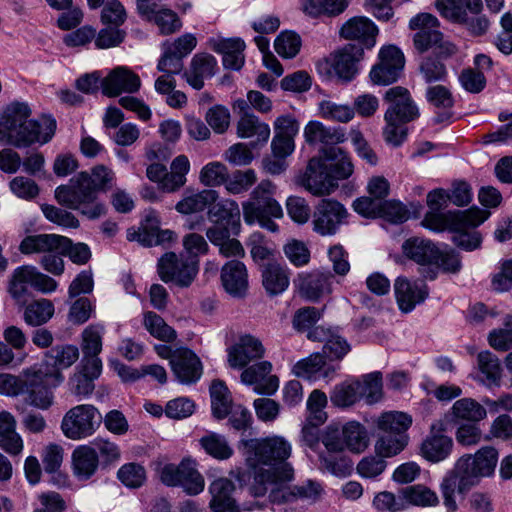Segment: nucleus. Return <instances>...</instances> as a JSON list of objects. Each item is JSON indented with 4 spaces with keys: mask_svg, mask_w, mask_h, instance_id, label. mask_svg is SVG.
Here are the masks:
<instances>
[{
    "mask_svg": "<svg viewBox=\"0 0 512 512\" xmlns=\"http://www.w3.org/2000/svg\"><path fill=\"white\" fill-rule=\"evenodd\" d=\"M31 109L27 103L12 102L0 115V141L16 148H26L39 142H49L55 134L56 121L43 117L40 122L30 119Z\"/></svg>",
    "mask_w": 512,
    "mask_h": 512,
    "instance_id": "f257e3e1",
    "label": "nucleus"
},
{
    "mask_svg": "<svg viewBox=\"0 0 512 512\" xmlns=\"http://www.w3.org/2000/svg\"><path fill=\"white\" fill-rule=\"evenodd\" d=\"M90 182L88 172H80L70 179L69 184L55 189V199L60 205L76 210L88 219H97L105 214V206L89 186Z\"/></svg>",
    "mask_w": 512,
    "mask_h": 512,
    "instance_id": "f03ea898",
    "label": "nucleus"
},
{
    "mask_svg": "<svg viewBox=\"0 0 512 512\" xmlns=\"http://www.w3.org/2000/svg\"><path fill=\"white\" fill-rule=\"evenodd\" d=\"M276 185L270 180H262L251 192L250 198L242 203L244 221L249 224L258 223L271 232L278 231V225L272 218H281L283 210L274 199Z\"/></svg>",
    "mask_w": 512,
    "mask_h": 512,
    "instance_id": "7ed1b4c3",
    "label": "nucleus"
},
{
    "mask_svg": "<svg viewBox=\"0 0 512 512\" xmlns=\"http://www.w3.org/2000/svg\"><path fill=\"white\" fill-rule=\"evenodd\" d=\"M293 479V468L284 463L279 467L259 471L254 478V483L249 492L254 497L264 496L269 492L272 503L282 504L296 499V493L290 489L288 483Z\"/></svg>",
    "mask_w": 512,
    "mask_h": 512,
    "instance_id": "20e7f679",
    "label": "nucleus"
},
{
    "mask_svg": "<svg viewBox=\"0 0 512 512\" xmlns=\"http://www.w3.org/2000/svg\"><path fill=\"white\" fill-rule=\"evenodd\" d=\"M240 445L243 447L246 461L251 467L260 464L276 466L291 455L290 443L276 435L261 439H242Z\"/></svg>",
    "mask_w": 512,
    "mask_h": 512,
    "instance_id": "39448f33",
    "label": "nucleus"
},
{
    "mask_svg": "<svg viewBox=\"0 0 512 512\" xmlns=\"http://www.w3.org/2000/svg\"><path fill=\"white\" fill-rule=\"evenodd\" d=\"M489 216V212L474 207L465 211H441L429 210L424 215L421 225L435 232L446 229L458 231L482 224Z\"/></svg>",
    "mask_w": 512,
    "mask_h": 512,
    "instance_id": "423d86ee",
    "label": "nucleus"
},
{
    "mask_svg": "<svg viewBox=\"0 0 512 512\" xmlns=\"http://www.w3.org/2000/svg\"><path fill=\"white\" fill-rule=\"evenodd\" d=\"M28 286L48 294L57 289L58 283L50 276L41 273L34 266L24 265L16 268L10 279L9 293L18 304L26 302Z\"/></svg>",
    "mask_w": 512,
    "mask_h": 512,
    "instance_id": "0eeeda50",
    "label": "nucleus"
},
{
    "mask_svg": "<svg viewBox=\"0 0 512 512\" xmlns=\"http://www.w3.org/2000/svg\"><path fill=\"white\" fill-rule=\"evenodd\" d=\"M101 421L98 409L80 404L69 409L61 422L63 434L71 440H81L94 434Z\"/></svg>",
    "mask_w": 512,
    "mask_h": 512,
    "instance_id": "6e6552de",
    "label": "nucleus"
},
{
    "mask_svg": "<svg viewBox=\"0 0 512 512\" xmlns=\"http://www.w3.org/2000/svg\"><path fill=\"white\" fill-rule=\"evenodd\" d=\"M158 473L162 483L167 486H182L190 495L199 494L205 486L203 477L189 459L181 461L179 465L164 464L159 467Z\"/></svg>",
    "mask_w": 512,
    "mask_h": 512,
    "instance_id": "1a4fd4ad",
    "label": "nucleus"
},
{
    "mask_svg": "<svg viewBox=\"0 0 512 512\" xmlns=\"http://www.w3.org/2000/svg\"><path fill=\"white\" fill-rule=\"evenodd\" d=\"M23 376L26 402L41 410L49 409L54 403L53 380L49 373L33 367L25 369Z\"/></svg>",
    "mask_w": 512,
    "mask_h": 512,
    "instance_id": "9d476101",
    "label": "nucleus"
},
{
    "mask_svg": "<svg viewBox=\"0 0 512 512\" xmlns=\"http://www.w3.org/2000/svg\"><path fill=\"white\" fill-rule=\"evenodd\" d=\"M198 273V260L177 256L173 252L164 254L158 262V274L164 282H175L188 287Z\"/></svg>",
    "mask_w": 512,
    "mask_h": 512,
    "instance_id": "9b49d317",
    "label": "nucleus"
},
{
    "mask_svg": "<svg viewBox=\"0 0 512 512\" xmlns=\"http://www.w3.org/2000/svg\"><path fill=\"white\" fill-rule=\"evenodd\" d=\"M405 65L402 51L394 46L387 45L380 49L378 62L371 68L370 80L375 85H389L396 82Z\"/></svg>",
    "mask_w": 512,
    "mask_h": 512,
    "instance_id": "f8f14e48",
    "label": "nucleus"
},
{
    "mask_svg": "<svg viewBox=\"0 0 512 512\" xmlns=\"http://www.w3.org/2000/svg\"><path fill=\"white\" fill-rule=\"evenodd\" d=\"M348 212L333 199H322L313 213V229L322 236L333 235L346 222Z\"/></svg>",
    "mask_w": 512,
    "mask_h": 512,
    "instance_id": "ddd939ff",
    "label": "nucleus"
},
{
    "mask_svg": "<svg viewBox=\"0 0 512 512\" xmlns=\"http://www.w3.org/2000/svg\"><path fill=\"white\" fill-rule=\"evenodd\" d=\"M457 462L458 469L467 474L476 486L481 478L494 473L498 462V452L493 447H483L474 456H463Z\"/></svg>",
    "mask_w": 512,
    "mask_h": 512,
    "instance_id": "4468645a",
    "label": "nucleus"
},
{
    "mask_svg": "<svg viewBox=\"0 0 512 512\" xmlns=\"http://www.w3.org/2000/svg\"><path fill=\"white\" fill-rule=\"evenodd\" d=\"M363 55L364 49L362 46L347 44L330 54L326 63L338 79L349 82L358 73L357 64L362 60Z\"/></svg>",
    "mask_w": 512,
    "mask_h": 512,
    "instance_id": "2eb2a0df",
    "label": "nucleus"
},
{
    "mask_svg": "<svg viewBox=\"0 0 512 512\" xmlns=\"http://www.w3.org/2000/svg\"><path fill=\"white\" fill-rule=\"evenodd\" d=\"M438 19L430 13H420L409 21V28L416 31L413 36L415 49L424 53L442 40Z\"/></svg>",
    "mask_w": 512,
    "mask_h": 512,
    "instance_id": "dca6fc26",
    "label": "nucleus"
},
{
    "mask_svg": "<svg viewBox=\"0 0 512 512\" xmlns=\"http://www.w3.org/2000/svg\"><path fill=\"white\" fill-rule=\"evenodd\" d=\"M300 183L314 196L329 195L337 188V182L328 171L327 165L317 158L309 161Z\"/></svg>",
    "mask_w": 512,
    "mask_h": 512,
    "instance_id": "f3484780",
    "label": "nucleus"
},
{
    "mask_svg": "<svg viewBox=\"0 0 512 512\" xmlns=\"http://www.w3.org/2000/svg\"><path fill=\"white\" fill-rule=\"evenodd\" d=\"M264 354L265 348L260 339L251 334H244L227 349V361L231 368L242 369L250 362L261 359Z\"/></svg>",
    "mask_w": 512,
    "mask_h": 512,
    "instance_id": "a211bd4d",
    "label": "nucleus"
},
{
    "mask_svg": "<svg viewBox=\"0 0 512 512\" xmlns=\"http://www.w3.org/2000/svg\"><path fill=\"white\" fill-rule=\"evenodd\" d=\"M446 430L445 421L435 420L430 426V434L422 442L421 454L430 462H440L446 459L451 453L453 441L444 434Z\"/></svg>",
    "mask_w": 512,
    "mask_h": 512,
    "instance_id": "6ab92c4d",
    "label": "nucleus"
},
{
    "mask_svg": "<svg viewBox=\"0 0 512 512\" xmlns=\"http://www.w3.org/2000/svg\"><path fill=\"white\" fill-rule=\"evenodd\" d=\"M333 275L329 271L314 270L300 273L295 280L299 293L310 301H317L331 293Z\"/></svg>",
    "mask_w": 512,
    "mask_h": 512,
    "instance_id": "aec40b11",
    "label": "nucleus"
},
{
    "mask_svg": "<svg viewBox=\"0 0 512 512\" xmlns=\"http://www.w3.org/2000/svg\"><path fill=\"white\" fill-rule=\"evenodd\" d=\"M140 86L139 76L125 66L114 68L101 82L103 94L109 97H116L122 92H137Z\"/></svg>",
    "mask_w": 512,
    "mask_h": 512,
    "instance_id": "412c9836",
    "label": "nucleus"
},
{
    "mask_svg": "<svg viewBox=\"0 0 512 512\" xmlns=\"http://www.w3.org/2000/svg\"><path fill=\"white\" fill-rule=\"evenodd\" d=\"M207 46L212 51L223 55V65L227 69L240 70L245 62V43L241 38H224L214 36L208 39Z\"/></svg>",
    "mask_w": 512,
    "mask_h": 512,
    "instance_id": "4be33fe9",
    "label": "nucleus"
},
{
    "mask_svg": "<svg viewBox=\"0 0 512 512\" xmlns=\"http://www.w3.org/2000/svg\"><path fill=\"white\" fill-rule=\"evenodd\" d=\"M171 370L182 384L197 382L203 371L199 357L188 348H178L172 358Z\"/></svg>",
    "mask_w": 512,
    "mask_h": 512,
    "instance_id": "5701e85b",
    "label": "nucleus"
},
{
    "mask_svg": "<svg viewBox=\"0 0 512 512\" xmlns=\"http://www.w3.org/2000/svg\"><path fill=\"white\" fill-rule=\"evenodd\" d=\"M394 290L398 306L404 313L411 312L428 296V288L424 282L411 281L406 277H398L395 280Z\"/></svg>",
    "mask_w": 512,
    "mask_h": 512,
    "instance_id": "b1692460",
    "label": "nucleus"
},
{
    "mask_svg": "<svg viewBox=\"0 0 512 512\" xmlns=\"http://www.w3.org/2000/svg\"><path fill=\"white\" fill-rule=\"evenodd\" d=\"M218 70L217 59L209 53L195 54L189 67L183 73V78L194 89L201 90L205 80L212 78Z\"/></svg>",
    "mask_w": 512,
    "mask_h": 512,
    "instance_id": "393cba45",
    "label": "nucleus"
},
{
    "mask_svg": "<svg viewBox=\"0 0 512 512\" xmlns=\"http://www.w3.org/2000/svg\"><path fill=\"white\" fill-rule=\"evenodd\" d=\"M271 370L270 362H258L242 372L241 381L247 385L255 384L254 391L258 394H273L279 387V379L275 375H269Z\"/></svg>",
    "mask_w": 512,
    "mask_h": 512,
    "instance_id": "a878e982",
    "label": "nucleus"
},
{
    "mask_svg": "<svg viewBox=\"0 0 512 512\" xmlns=\"http://www.w3.org/2000/svg\"><path fill=\"white\" fill-rule=\"evenodd\" d=\"M221 283L224 290L234 298H243L248 291V272L238 260L226 262L221 268Z\"/></svg>",
    "mask_w": 512,
    "mask_h": 512,
    "instance_id": "bb28decb",
    "label": "nucleus"
},
{
    "mask_svg": "<svg viewBox=\"0 0 512 512\" xmlns=\"http://www.w3.org/2000/svg\"><path fill=\"white\" fill-rule=\"evenodd\" d=\"M79 358V349L72 344L57 345L53 347L45 356L47 366L53 368L52 371H47L53 380V387L60 385L64 376L61 373L62 369H67L72 366Z\"/></svg>",
    "mask_w": 512,
    "mask_h": 512,
    "instance_id": "cd10ccee",
    "label": "nucleus"
},
{
    "mask_svg": "<svg viewBox=\"0 0 512 512\" xmlns=\"http://www.w3.org/2000/svg\"><path fill=\"white\" fill-rule=\"evenodd\" d=\"M69 244V238L57 234H38L26 236L19 245L23 254H43L49 252H64Z\"/></svg>",
    "mask_w": 512,
    "mask_h": 512,
    "instance_id": "c85d7f7f",
    "label": "nucleus"
},
{
    "mask_svg": "<svg viewBox=\"0 0 512 512\" xmlns=\"http://www.w3.org/2000/svg\"><path fill=\"white\" fill-rule=\"evenodd\" d=\"M338 367L333 364L327 363L325 357L321 353H313L307 358L299 360L293 366V373L297 377L305 379H331Z\"/></svg>",
    "mask_w": 512,
    "mask_h": 512,
    "instance_id": "c756f323",
    "label": "nucleus"
},
{
    "mask_svg": "<svg viewBox=\"0 0 512 512\" xmlns=\"http://www.w3.org/2000/svg\"><path fill=\"white\" fill-rule=\"evenodd\" d=\"M475 485L467 476L458 469V462L456 463L455 469L449 471L443 478L440 484V491L443 498L444 505L450 510L455 511L457 509V503L455 500V492L464 494L469 491Z\"/></svg>",
    "mask_w": 512,
    "mask_h": 512,
    "instance_id": "7c9ffc66",
    "label": "nucleus"
},
{
    "mask_svg": "<svg viewBox=\"0 0 512 512\" xmlns=\"http://www.w3.org/2000/svg\"><path fill=\"white\" fill-rule=\"evenodd\" d=\"M304 138L309 145L322 144L325 147L336 146L346 140L345 130L341 127H327L319 121H310L304 127Z\"/></svg>",
    "mask_w": 512,
    "mask_h": 512,
    "instance_id": "2f4dec72",
    "label": "nucleus"
},
{
    "mask_svg": "<svg viewBox=\"0 0 512 512\" xmlns=\"http://www.w3.org/2000/svg\"><path fill=\"white\" fill-rule=\"evenodd\" d=\"M339 33L346 40H357L367 47H372L375 44L378 29L367 17L356 16L346 21Z\"/></svg>",
    "mask_w": 512,
    "mask_h": 512,
    "instance_id": "473e14b6",
    "label": "nucleus"
},
{
    "mask_svg": "<svg viewBox=\"0 0 512 512\" xmlns=\"http://www.w3.org/2000/svg\"><path fill=\"white\" fill-rule=\"evenodd\" d=\"M435 6L442 17L454 23L466 21L468 15L480 14L483 8L482 0H437Z\"/></svg>",
    "mask_w": 512,
    "mask_h": 512,
    "instance_id": "72a5a7b5",
    "label": "nucleus"
},
{
    "mask_svg": "<svg viewBox=\"0 0 512 512\" xmlns=\"http://www.w3.org/2000/svg\"><path fill=\"white\" fill-rule=\"evenodd\" d=\"M403 254L410 260L420 264H432L439 255V248L429 239L411 237L402 244Z\"/></svg>",
    "mask_w": 512,
    "mask_h": 512,
    "instance_id": "f704fd0d",
    "label": "nucleus"
},
{
    "mask_svg": "<svg viewBox=\"0 0 512 512\" xmlns=\"http://www.w3.org/2000/svg\"><path fill=\"white\" fill-rule=\"evenodd\" d=\"M99 458L89 445H80L72 453V470L79 480H88L97 471Z\"/></svg>",
    "mask_w": 512,
    "mask_h": 512,
    "instance_id": "c9c22d12",
    "label": "nucleus"
},
{
    "mask_svg": "<svg viewBox=\"0 0 512 512\" xmlns=\"http://www.w3.org/2000/svg\"><path fill=\"white\" fill-rule=\"evenodd\" d=\"M212 495L210 507L214 512H237L235 501L231 497L234 484L227 478H219L213 481L209 487Z\"/></svg>",
    "mask_w": 512,
    "mask_h": 512,
    "instance_id": "e433bc0d",
    "label": "nucleus"
},
{
    "mask_svg": "<svg viewBox=\"0 0 512 512\" xmlns=\"http://www.w3.org/2000/svg\"><path fill=\"white\" fill-rule=\"evenodd\" d=\"M289 279L288 268L277 262H270L262 269V283L270 295L283 293L289 286Z\"/></svg>",
    "mask_w": 512,
    "mask_h": 512,
    "instance_id": "4c0bfd02",
    "label": "nucleus"
},
{
    "mask_svg": "<svg viewBox=\"0 0 512 512\" xmlns=\"http://www.w3.org/2000/svg\"><path fill=\"white\" fill-rule=\"evenodd\" d=\"M208 217L215 224L231 226L234 232L240 228V209L236 201L224 199L208 210Z\"/></svg>",
    "mask_w": 512,
    "mask_h": 512,
    "instance_id": "58836bf2",
    "label": "nucleus"
},
{
    "mask_svg": "<svg viewBox=\"0 0 512 512\" xmlns=\"http://www.w3.org/2000/svg\"><path fill=\"white\" fill-rule=\"evenodd\" d=\"M322 157L324 160L333 162L330 165V174L334 181L349 178L353 173V164L350 157L337 146L322 148Z\"/></svg>",
    "mask_w": 512,
    "mask_h": 512,
    "instance_id": "ea45409f",
    "label": "nucleus"
},
{
    "mask_svg": "<svg viewBox=\"0 0 512 512\" xmlns=\"http://www.w3.org/2000/svg\"><path fill=\"white\" fill-rule=\"evenodd\" d=\"M477 367L482 377L479 381L484 385L499 386L502 377V367L499 358L492 352L481 351L477 355Z\"/></svg>",
    "mask_w": 512,
    "mask_h": 512,
    "instance_id": "a19ab883",
    "label": "nucleus"
},
{
    "mask_svg": "<svg viewBox=\"0 0 512 512\" xmlns=\"http://www.w3.org/2000/svg\"><path fill=\"white\" fill-rule=\"evenodd\" d=\"M217 198L218 193L215 190L186 191L183 198L176 204L175 209L181 214L201 212L208 205L215 203Z\"/></svg>",
    "mask_w": 512,
    "mask_h": 512,
    "instance_id": "79ce46f5",
    "label": "nucleus"
},
{
    "mask_svg": "<svg viewBox=\"0 0 512 512\" xmlns=\"http://www.w3.org/2000/svg\"><path fill=\"white\" fill-rule=\"evenodd\" d=\"M412 416L405 412L388 411L382 413L376 420L378 430L386 434L408 435L407 431L412 425Z\"/></svg>",
    "mask_w": 512,
    "mask_h": 512,
    "instance_id": "37998d69",
    "label": "nucleus"
},
{
    "mask_svg": "<svg viewBox=\"0 0 512 512\" xmlns=\"http://www.w3.org/2000/svg\"><path fill=\"white\" fill-rule=\"evenodd\" d=\"M400 498L403 500V509H405L406 504L421 507H432L439 504L436 492L420 484L402 488Z\"/></svg>",
    "mask_w": 512,
    "mask_h": 512,
    "instance_id": "c03bdc74",
    "label": "nucleus"
},
{
    "mask_svg": "<svg viewBox=\"0 0 512 512\" xmlns=\"http://www.w3.org/2000/svg\"><path fill=\"white\" fill-rule=\"evenodd\" d=\"M237 135L240 138L256 137L257 142L265 143L270 136V128L254 114H245L237 123Z\"/></svg>",
    "mask_w": 512,
    "mask_h": 512,
    "instance_id": "a18cd8bd",
    "label": "nucleus"
},
{
    "mask_svg": "<svg viewBox=\"0 0 512 512\" xmlns=\"http://www.w3.org/2000/svg\"><path fill=\"white\" fill-rule=\"evenodd\" d=\"M210 397L213 416L219 420L226 418L232 409V397L224 382H212Z\"/></svg>",
    "mask_w": 512,
    "mask_h": 512,
    "instance_id": "49530a36",
    "label": "nucleus"
},
{
    "mask_svg": "<svg viewBox=\"0 0 512 512\" xmlns=\"http://www.w3.org/2000/svg\"><path fill=\"white\" fill-rule=\"evenodd\" d=\"M487 415L486 409L472 398L457 400L451 408L455 421L479 422Z\"/></svg>",
    "mask_w": 512,
    "mask_h": 512,
    "instance_id": "de8ad7c7",
    "label": "nucleus"
},
{
    "mask_svg": "<svg viewBox=\"0 0 512 512\" xmlns=\"http://www.w3.org/2000/svg\"><path fill=\"white\" fill-rule=\"evenodd\" d=\"M426 97L428 102L434 107L444 110L442 113H438L435 117L436 123H442L451 118L452 114L450 109L452 108L454 101L448 88L442 85L430 86L427 89Z\"/></svg>",
    "mask_w": 512,
    "mask_h": 512,
    "instance_id": "09e8293b",
    "label": "nucleus"
},
{
    "mask_svg": "<svg viewBox=\"0 0 512 512\" xmlns=\"http://www.w3.org/2000/svg\"><path fill=\"white\" fill-rule=\"evenodd\" d=\"M342 436L345 439L346 448L354 453L363 452L369 444L366 428L357 421L347 422L342 426Z\"/></svg>",
    "mask_w": 512,
    "mask_h": 512,
    "instance_id": "8fccbe9b",
    "label": "nucleus"
},
{
    "mask_svg": "<svg viewBox=\"0 0 512 512\" xmlns=\"http://www.w3.org/2000/svg\"><path fill=\"white\" fill-rule=\"evenodd\" d=\"M348 7V0H304L303 11L312 16H337Z\"/></svg>",
    "mask_w": 512,
    "mask_h": 512,
    "instance_id": "3c124183",
    "label": "nucleus"
},
{
    "mask_svg": "<svg viewBox=\"0 0 512 512\" xmlns=\"http://www.w3.org/2000/svg\"><path fill=\"white\" fill-rule=\"evenodd\" d=\"M190 170V162L187 156L179 155L173 159L168 172L167 181L164 184L165 192H175L183 187L187 181L186 175Z\"/></svg>",
    "mask_w": 512,
    "mask_h": 512,
    "instance_id": "603ef678",
    "label": "nucleus"
},
{
    "mask_svg": "<svg viewBox=\"0 0 512 512\" xmlns=\"http://www.w3.org/2000/svg\"><path fill=\"white\" fill-rule=\"evenodd\" d=\"M437 268L427 267L422 272L426 279L434 280L437 277V269L440 268L445 273L456 274L461 270V260L453 250H440L437 259L432 262Z\"/></svg>",
    "mask_w": 512,
    "mask_h": 512,
    "instance_id": "864d4df0",
    "label": "nucleus"
},
{
    "mask_svg": "<svg viewBox=\"0 0 512 512\" xmlns=\"http://www.w3.org/2000/svg\"><path fill=\"white\" fill-rule=\"evenodd\" d=\"M53 303L45 298L30 303L24 311V320L28 325L40 326L54 315Z\"/></svg>",
    "mask_w": 512,
    "mask_h": 512,
    "instance_id": "5fc2aeb1",
    "label": "nucleus"
},
{
    "mask_svg": "<svg viewBox=\"0 0 512 512\" xmlns=\"http://www.w3.org/2000/svg\"><path fill=\"white\" fill-rule=\"evenodd\" d=\"M384 101L389 104L385 112L384 118L391 120L393 117L397 118V113L400 111V106L403 104L413 109V99L408 89L402 86H394L389 88L384 95ZM411 113V111H409Z\"/></svg>",
    "mask_w": 512,
    "mask_h": 512,
    "instance_id": "6e6d98bb",
    "label": "nucleus"
},
{
    "mask_svg": "<svg viewBox=\"0 0 512 512\" xmlns=\"http://www.w3.org/2000/svg\"><path fill=\"white\" fill-rule=\"evenodd\" d=\"M204 451L218 460H225L232 456L233 449L229 446L223 435L209 432L199 440Z\"/></svg>",
    "mask_w": 512,
    "mask_h": 512,
    "instance_id": "4d7b16f0",
    "label": "nucleus"
},
{
    "mask_svg": "<svg viewBox=\"0 0 512 512\" xmlns=\"http://www.w3.org/2000/svg\"><path fill=\"white\" fill-rule=\"evenodd\" d=\"M143 324L153 337L161 341L172 342L177 337L176 331L161 316L152 311L144 314Z\"/></svg>",
    "mask_w": 512,
    "mask_h": 512,
    "instance_id": "13d9d810",
    "label": "nucleus"
},
{
    "mask_svg": "<svg viewBox=\"0 0 512 512\" xmlns=\"http://www.w3.org/2000/svg\"><path fill=\"white\" fill-rule=\"evenodd\" d=\"M105 328L101 324H91L81 333V351L83 355H99Z\"/></svg>",
    "mask_w": 512,
    "mask_h": 512,
    "instance_id": "bf43d9fd",
    "label": "nucleus"
},
{
    "mask_svg": "<svg viewBox=\"0 0 512 512\" xmlns=\"http://www.w3.org/2000/svg\"><path fill=\"white\" fill-rule=\"evenodd\" d=\"M409 436L399 434L381 435L375 444V451L380 457L388 458L399 454L408 444Z\"/></svg>",
    "mask_w": 512,
    "mask_h": 512,
    "instance_id": "052dcab7",
    "label": "nucleus"
},
{
    "mask_svg": "<svg viewBox=\"0 0 512 512\" xmlns=\"http://www.w3.org/2000/svg\"><path fill=\"white\" fill-rule=\"evenodd\" d=\"M283 253L294 267H304L310 262V249L307 244L301 240L289 239L283 245Z\"/></svg>",
    "mask_w": 512,
    "mask_h": 512,
    "instance_id": "680f3d73",
    "label": "nucleus"
},
{
    "mask_svg": "<svg viewBox=\"0 0 512 512\" xmlns=\"http://www.w3.org/2000/svg\"><path fill=\"white\" fill-rule=\"evenodd\" d=\"M360 381L342 383L335 387L331 394V401L338 407H348L361 399L359 393Z\"/></svg>",
    "mask_w": 512,
    "mask_h": 512,
    "instance_id": "e2e57ef3",
    "label": "nucleus"
},
{
    "mask_svg": "<svg viewBox=\"0 0 512 512\" xmlns=\"http://www.w3.org/2000/svg\"><path fill=\"white\" fill-rule=\"evenodd\" d=\"M359 393L368 404H374L382 399V376L379 372L366 375L360 381Z\"/></svg>",
    "mask_w": 512,
    "mask_h": 512,
    "instance_id": "0e129e2a",
    "label": "nucleus"
},
{
    "mask_svg": "<svg viewBox=\"0 0 512 512\" xmlns=\"http://www.w3.org/2000/svg\"><path fill=\"white\" fill-rule=\"evenodd\" d=\"M319 113L325 119L342 123L349 122L354 117L352 107L331 100H323L319 103Z\"/></svg>",
    "mask_w": 512,
    "mask_h": 512,
    "instance_id": "69168bd1",
    "label": "nucleus"
},
{
    "mask_svg": "<svg viewBox=\"0 0 512 512\" xmlns=\"http://www.w3.org/2000/svg\"><path fill=\"white\" fill-rule=\"evenodd\" d=\"M200 182L208 187H215L225 184L228 179L227 167L218 161L206 164L199 174Z\"/></svg>",
    "mask_w": 512,
    "mask_h": 512,
    "instance_id": "338daca9",
    "label": "nucleus"
},
{
    "mask_svg": "<svg viewBox=\"0 0 512 512\" xmlns=\"http://www.w3.org/2000/svg\"><path fill=\"white\" fill-rule=\"evenodd\" d=\"M488 342L498 351H507L512 347V315H507L504 318L502 327L489 333Z\"/></svg>",
    "mask_w": 512,
    "mask_h": 512,
    "instance_id": "774afa93",
    "label": "nucleus"
}]
</instances>
